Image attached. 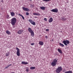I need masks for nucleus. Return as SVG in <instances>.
<instances>
[{"mask_svg":"<svg viewBox=\"0 0 73 73\" xmlns=\"http://www.w3.org/2000/svg\"><path fill=\"white\" fill-rule=\"evenodd\" d=\"M53 18L52 17H51L50 18L49 20L48 21L49 23H52L53 21Z\"/></svg>","mask_w":73,"mask_h":73,"instance_id":"nucleus-11","label":"nucleus"},{"mask_svg":"<svg viewBox=\"0 0 73 73\" xmlns=\"http://www.w3.org/2000/svg\"><path fill=\"white\" fill-rule=\"evenodd\" d=\"M23 31L24 30H20L19 31H18L17 32V33L19 35H21V34H22V33H23Z\"/></svg>","mask_w":73,"mask_h":73,"instance_id":"nucleus-10","label":"nucleus"},{"mask_svg":"<svg viewBox=\"0 0 73 73\" xmlns=\"http://www.w3.org/2000/svg\"><path fill=\"white\" fill-rule=\"evenodd\" d=\"M22 9L23 11H26V12H28V11H29V9L28 8L23 7H22Z\"/></svg>","mask_w":73,"mask_h":73,"instance_id":"nucleus-8","label":"nucleus"},{"mask_svg":"<svg viewBox=\"0 0 73 73\" xmlns=\"http://www.w3.org/2000/svg\"><path fill=\"white\" fill-rule=\"evenodd\" d=\"M16 50H17V55L18 56H20V50L17 47L16 48Z\"/></svg>","mask_w":73,"mask_h":73,"instance_id":"nucleus-6","label":"nucleus"},{"mask_svg":"<svg viewBox=\"0 0 73 73\" xmlns=\"http://www.w3.org/2000/svg\"><path fill=\"white\" fill-rule=\"evenodd\" d=\"M22 64H24L25 65H26L28 64V62H24L23 61L22 62Z\"/></svg>","mask_w":73,"mask_h":73,"instance_id":"nucleus-17","label":"nucleus"},{"mask_svg":"<svg viewBox=\"0 0 73 73\" xmlns=\"http://www.w3.org/2000/svg\"><path fill=\"white\" fill-rule=\"evenodd\" d=\"M30 0V1H31V0Z\"/></svg>","mask_w":73,"mask_h":73,"instance_id":"nucleus-37","label":"nucleus"},{"mask_svg":"<svg viewBox=\"0 0 73 73\" xmlns=\"http://www.w3.org/2000/svg\"><path fill=\"white\" fill-rule=\"evenodd\" d=\"M35 18H37V17H34Z\"/></svg>","mask_w":73,"mask_h":73,"instance_id":"nucleus-35","label":"nucleus"},{"mask_svg":"<svg viewBox=\"0 0 73 73\" xmlns=\"http://www.w3.org/2000/svg\"><path fill=\"white\" fill-rule=\"evenodd\" d=\"M9 53H6L5 55L7 57H8V56H9Z\"/></svg>","mask_w":73,"mask_h":73,"instance_id":"nucleus-26","label":"nucleus"},{"mask_svg":"<svg viewBox=\"0 0 73 73\" xmlns=\"http://www.w3.org/2000/svg\"><path fill=\"white\" fill-rule=\"evenodd\" d=\"M29 22H30L31 24L33 25H36V23H35V22L33 21L31 19H29Z\"/></svg>","mask_w":73,"mask_h":73,"instance_id":"nucleus-7","label":"nucleus"},{"mask_svg":"<svg viewBox=\"0 0 73 73\" xmlns=\"http://www.w3.org/2000/svg\"><path fill=\"white\" fill-rule=\"evenodd\" d=\"M26 15H29V13L28 12H26Z\"/></svg>","mask_w":73,"mask_h":73,"instance_id":"nucleus-30","label":"nucleus"},{"mask_svg":"<svg viewBox=\"0 0 73 73\" xmlns=\"http://www.w3.org/2000/svg\"><path fill=\"white\" fill-rule=\"evenodd\" d=\"M6 33L7 34H8V35H10L11 33V32H10L8 30H7V31H6Z\"/></svg>","mask_w":73,"mask_h":73,"instance_id":"nucleus-22","label":"nucleus"},{"mask_svg":"<svg viewBox=\"0 0 73 73\" xmlns=\"http://www.w3.org/2000/svg\"><path fill=\"white\" fill-rule=\"evenodd\" d=\"M34 5H31V8H33L34 7Z\"/></svg>","mask_w":73,"mask_h":73,"instance_id":"nucleus-28","label":"nucleus"},{"mask_svg":"<svg viewBox=\"0 0 73 73\" xmlns=\"http://www.w3.org/2000/svg\"><path fill=\"white\" fill-rule=\"evenodd\" d=\"M26 72H29V70H28V69H27L26 70Z\"/></svg>","mask_w":73,"mask_h":73,"instance_id":"nucleus-31","label":"nucleus"},{"mask_svg":"<svg viewBox=\"0 0 73 73\" xmlns=\"http://www.w3.org/2000/svg\"><path fill=\"white\" fill-rule=\"evenodd\" d=\"M40 8L42 10H45V7H40Z\"/></svg>","mask_w":73,"mask_h":73,"instance_id":"nucleus-14","label":"nucleus"},{"mask_svg":"<svg viewBox=\"0 0 73 73\" xmlns=\"http://www.w3.org/2000/svg\"><path fill=\"white\" fill-rule=\"evenodd\" d=\"M31 45H35L34 43H33L31 44Z\"/></svg>","mask_w":73,"mask_h":73,"instance_id":"nucleus-32","label":"nucleus"},{"mask_svg":"<svg viewBox=\"0 0 73 73\" xmlns=\"http://www.w3.org/2000/svg\"><path fill=\"white\" fill-rule=\"evenodd\" d=\"M62 70V68L61 67H58L56 70V72L57 73H59L61 72V70Z\"/></svg>","mask_w":73,"mask_h":73,"instance_id":"nucleus-4","label":"nucleus"},{"mask_svg":"<svg viewBox=\"0 0 73 73\" xmlns=\"http://www.w3.org/2000/svg\"><path fill=\"white\" fill-rule=\"evenodd\" d=\"M51 12H55L56 13H57L58 12V9H52L51 10Z\"/></svg>","mask_w":73,"mask_h":73,"instance_id":"nucleus-9","label":"nucleus"},{"mask_svg":"<svg viewBox=\"0 0 73 73\" xmlns=\"http://www.w3.org/2000/svg\"><path fill=\"white\" fill-rule=\"evenodd\" d=\"M6 17L7 19H9V15H7L6 16Z\"/></svg>","mask_w":73,"mask_h":73,"instance_id":"nucleus-27","label":"nucleus"},{"mask_svg":"<svg viewBox=\"0 0 73 73\" xmlns=\"http://www.w3.org/2000/svg\"><path fill=\"white\" fill-rule=\"evenodd\" d=\"M11 16H15V13L13 12H11Z\"/></svg>","mask_w":73,"mask_h":73,"instance_id":"nucleus-15","label":"nucleus"},{"mask_svg":"<svg viewBox=\"0 0 73 73\" xmlns=\"http://www.w3.org/2000/svg\"><path fill=\"white\" fill-rule=\"evenodd\" d=\"M44 20L45 21H47V19L46 18H44Z\"/></svg>","mask_w":73,"mask_h":73,"instance_id":"nucleus-29","label":"nucleus"},{"mask_svg":"<svg viewBox=\"0 0 73 73\" xmlns=\"http://www.w3.org/2000/svg\"><path fill=\"white\" fill-rule=\"evenodd\" d=\"M59 45H60V46H62V47H63L64 46V45L63 44H62L61 43H59Z\"/></svg>","mask_w":73,"mask_h":73,"instance_id":"nucleus-24","label":"nucleus"},{"mask_svg":"<svg viewBox=\"0 0 73 73\" xmlns=\"http://www.w3.org/2000/svg\"><path fill=\"white\" fill-rule=\"evenodd\" d=\"M39 44L40 45H44V42L41 41L39 42Z\"/></svg>","mask_w":73,"mask_h":73,"instance_id":"nucleus-12","label":"nucleus"},{"mask_svg":"<svg viewBox=\"0 0 73 73\" xmlns=\"http://www.w3.org/2000/svg\"><path fill=\"white\" fill-rule=\"evenodd\" d=\"M18 15H19V16H21V17H22V19L23 20H24L25 18H24V16H23L22 15H21L20 14H18Z\"/></svg>","mask_w":73,"mask_h":73,"instance_id":"nucleus-19","label":"nucleus"},{"mask_svg":"<svg viewBox=\"0 0 73 73\" xmlns=\"http://www.w3.org/2000/svg\"><path fill=\"white\" fill-rule=\"evenodd\" d=\"M28 30L29 32L31 34V36H32V37L34 36V35H35L34 32L33 31V30H32L31 28L29 27Z\"/></svg>","mask_w":73,"mask_h":73,"instance_id":"nucleus-2","label":"nucleus"},{"mask_svg":"<svg viewBox=\"0 0 73 73\" xmlns=\"http://www.w3.org/2000/svg\"><path fill=\"white\" fill-rule=\"evenodd\" d=\"M44 73H46V72H44Z\"/></svg>","mask_w":73,"mask_h":73,"instance_id":"nucleus-36","label":"nucleus"},{"mask_svg":"<svg viewBox=\"0 0 73 73\" xmlns=\"http://www.w3.org/2000/svg\"><path fill=\"white\" fill-rule=\"evenodd\" d=\"M11 65H12V64H9V65H8L7 66H6L5 67V69H7V68H9V66H11Z\"/></svg>","mask_w":73,"mask_h":73,"instance_id":"nucleus-23","label":"nucleus"},{"mask_svg":"<svg viewBox=\"0 0 73 73\" xmlns=\"http://www.w3.org/2000/svg\"><path fill=\"white\" fill-rule=\"evenodd\" d=\"M11 24L12 25H15V24H16V21H17L16 18L13 17L11 19Z\"/></svg>","mask_w":73,"mask_h":73,"instance_id":"nucleus-1","label":"nucleus"},{"mask_svg":"<svg viewBox=\"0 0 73 73\" xmlns=\"http://www.w3.org/2000/svg\"><path fill=\"white\" fill-rule=\"evenodd\" d=\"M62 42L65 45L67 46H68V44H69V41L68 40H64Z\"/></svg>","mask_w":73,"mask_h":73,"instance_id":"nucleus-5","label":"nucleus"},{"mask_svg":"<svg viewBox=\"0 0 73 73\" xmlns=\"http://www.w3.org/2000/svg\"><path fill=\"white\" fill-rule=\"evenodd\" d=\"M46 31H47V32H49V29H46Z\"/></svg>","mask_w":73,"mask_h":73,"instance_id":"nucleus-33","label":"nucleus"},{"mask_svg":"<svg viewBox=\"0 0 73 73\" xmlns=\"http://www.w3.org/2000/svg\"><path fill=\"white\" fill-rule=\"evenodd\" d=\"M45 38H48V36H45Z\"/></svg>","mask_w":73,"mask_h":73,"instance_id":"nucleus-34","label":"nucleus"},{"mask_svg":"<svg viewBox=\"0 0 73 73\" xmlns=\"http://www.w3.org/2000/svg\"><path fill=\"white\" fill-rule=\"evenodd\" d=\"M50 0H43V1H44L46 2H48V1H50Z\"/></svg>","mask_w":73,"mask_h":73,"instance_id":"nucleus-25","label":"nucleus"},{"mask_svg":"<svg viewBox=\"0 0 73 73\" xmlns=\"http://www.w3.org/2000/svg\"><path fill=\"white\" fill-rule=\"evenodd\" d=\"M57 62V60L56 59H54L51 63V65L52 66H54L56 65Z\"/></svg>","mask_w":73,"mask_h":73,"instance_id":"nucleus-3","label":"nucleus"},{"mask_svg":"<svg viewBox=\"0 0 73 73\" xmlns=\"http://www.w3.org/2000/svg\"><path fill=\"white\" fill-rule=\"evenodd\" d=\"M64 73H72V71H66Z\"/></svg>","mask_w":73,"mask_h":73,"instance_id":"nucleus-21","label":"nucleus"},{"mask_svg":"<svg viewBox=\"0 0 73 73\" xmlns=\"http://www.w3.org/2000/svg\"><path fill=\"white\" fill-rule=\"evenodd\" d=\"M33 15H36V16H40V14L39 13H33Z\"/></svg>","mask_w":73,"mask_h":73,"instance_id":"nucleus-13","label":"nucleus"},{"mask_svg":"<svg viewBox=\"0 0 73 73\" xmlns=\"http://www.w3.org/2000/svg\"><path fill=\"white\" fill-rule=\"evenodd\" d=\"M30 69L32 70H33V69H36V68L35 67H31L30 68Z\"/></svg>","mask_w":73,"mask_h":73,"instance_id":"nucleus-18","label":"nucleus"},{"mask_svg":"<svg viewBox=\"0 0 73 73\" xmlns=\"http://www.w3.org/2000/svg\"><path fill=\"white\" fill-rule=\"evenodd\" d=\"M61 20H62V21H65V20H66V18H65L64 17H62Z\"/></svg>","mask_w":73,"mask_h":73,"instance_id":"nucleus-20","label":"nucleus"},{"mask_svg":"<svg viewBox=\"0 0 73 73\" xmlns=\"http://www.w3.org/2000/svg\"><path fill=\"white\" fill-rule=\"evenodd\" d=\"M58 51L59 52V53H61V54H62V51H61V50L59 48L58 49Z\"/></svg>","mask_w":73,"mask_h":73,"instance_id":"nucleus-16","label":"nucleus"}]
</instances>
